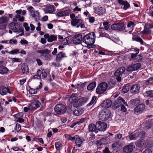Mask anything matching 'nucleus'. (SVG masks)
<instances>
[{"instance_id": "nucleus-1", "label": "nucleus", "mask_w": 153, "mask_h": 153, "mask_svg": "<svg viewBox=\"0 0 153 153\" xmlns=\"http://www.w3.org/2000/svg\"><path fill=\"white\" fill-rule=\"evenodd\" d=\"M95 35L94 33L91 32L85 35L82 38V41L88 46L92 45L95 40Z\"/></svg>"}, {"instance_id": "nucleus-47", "label": "nucleus", "mask_w": 153, "mask_h": 153, "mask_svg": "<svg viewBox=\"0 0 153 153\" xmlns=\"http://www.w3.org/2000/svg\"><path fill=\"white\" fill-rule=\"evenodd\" d=\"M135 25L134 23L132 21H130L128 23L127 25L128 28H130L131 29L133 28Z\"/></svg>"}, {"instance_id": "nucleus-26", "label": "nucleus", "mask_w": 153, "mask_h": 153, "mask_svg": "<svg viewBox=\"0 0 153 153\" xmlns=\"http://www.w3.org/2000/svg\"><path fill=\"white\" fill-rule=\"evenodd\" d=\"M22 11V9H19L16 10L15 12L17 15L15 16V17L17 19H18V20L19 22H23L25 19V17L22 16H21V14Z\"/></svg>"}, {"instance_id": "nucleus-10", "label": "nucleus", "mask_w": 153, "mask_h": 153, "mask_svg": "<svg viewBox=\"0 0 153 153\" xmlns=\"http://www.w3.org/2000/svg\"><path fill=\"white\" fill-rule=\"evenodd\" d=\"M41 105L40 102L37 100H33L28 105L29 110H32L39 107Z\"/></svg>"}, {"instance_id": "nucleus-32", "label": "nucleus", "mask_w": 153, "mask_h": 153, "mask_svg": "<svg viewBox=\"0 0 153 153\" xmlns=\"http://www.w3.org/2000/svg\"><path fill=\"white\" fill-rule=\"evenodd\" d=\"M84 112V110L83 108H78L73 111V113L75 115L78 116L83 113Z\"/></svg>"}, {"instance_id": "nucleus-8", "label": "nucleus", "mask_w": 153, "mask_h": 153, "mask_svg": "<svg viewBox=\"0 0 153 153\" xmlns=\"http://www.w3.org/2000/svg\"><path fill=\"white\" fill-rule=\"evenodd\" d=\"M96 128L97 131H105L107 127V124L105 123L102 122L100 121H98L96 123Z\"/></svg>"}, {"instance_id": "nucleus-40", "label": "nucleus", "mask_w": 153, "mask_h": 153, "mask_svg": "<svg viewBox=\"0 0 153 153\" xmlns=\"http://www.w3.org/2000/svg\"><path fill=\"white\" fill-rule=\"evenodd\" d=\"M132 40L133 41H135L137 42H139L140 43V44L143 45H145V43L144 42L142 39L140 37H133Z\"/></svg>"}, {"instance_id": "nucleus-43", "label": "nucleus", "mask_w": 153, "mask_h": 153, "mask_svg": "<svg viewBox=\"0 0 153 153\" xmlns=\"http://www.w3.org/2000/svg\"><path fill=\"white\" fill-rule=\"evenodd\" d=\"M144 95L150 97H153V91H147L144 93Z\"/></svg>"}, {"instance_id": "nucleus-5", "label": "nucleus", "mask_w": 153, "mask_h": 153, "mask_svg": "<svg viewBox=\"0 0 153 153\" xmlns=\"http://www.w3.org/2000/svg\"><path fill=\"white\" fill-rule=\"evenodd\" d=\"M128 50L129 51H134V53H132L131 54V58H133L135 61L138 62L141 60V56L139 55H137L139 51V49L130 48L128 49Z\"/></svg>"}, {"instance_id": "nucleus-41", "label": "nucleus", "mask_w": 153, "mask_h": 153, "mask_svg": "<svg viewBox=\"0 0 153 153\" xmlns=\"http://www.w3.org/2000/svg\"><path fill=\"white\" fill-rule=\"evenodd\" d=\"M57 36L53 35H51L48 39V42H51L53 41H55L57 39Z\"/></svg>"}, {"instance_id": "nucleus-60", "label": "nucleus", "mask_w": 153, "mask_h": 153, "mask_svg": "<svg viewBox=\"0 0 153 153\" xmlns=\"http://www.w3.org/2000/svg\"><path fill=\"white\" fill-rule=\"evenodd\" d=\"M17 118L16 122H17L22 123H23L24 121V119L21 118V117H18Z\"/></svg>"}, {"instance_id": "nucleus-54", "label": "nucleus", "mask_w": 153, "mask_h": 153, "mask_svg": "<svg viewBox=\"0 0 153 153\" xmlns=\"http://www.w3.org/2000/svg\"><path fill=\"white\" fill-rule=\"evenodd\" d=\"M74 106L75 107L77 108L80 106L78 100H77L73 102V103Z\"/></svg>"}, {"instance_id": "nucleus-16", "label": "nucleus", "mask_w": 153, "mask_h": 153, "mask_svg": "<svg viewBox=\"0 0 153 153\" xmlns=\"http://www.w3.org/2000/svg\"><path fill=\"white\" fill-rule=\"evenodd\" d=\"M82 36L81 34H78L75 35L74 38L73 42L75 44L77 45L80 44L82 41Z\"/></svg>"}, {"instance_id": "nucleus-56", "label": "nucleus", "mask_w": 153, "mask_h": 153, "mask_svg": "<svg viewBox=\"0 0 153 153\" xmlns=\"http://www.w3.org/2000/svg\"><path fill=\"white\" fill-rule=\"evenodd\" d=\"M24 27L25 28V30L27 31H28L30 30V27L28 26L27 23L25 22L23 25Z\"/></svg>"}, {"instance_id": "nucleus-20", "label": "nucleus", "mask_w": 153, "mask_h": 153, "mask_svg": "<svg viewBox=\"0 0 153 153\" xmlns=\"http://www.w3.org/2000/svg\"><path fill=\"white\" fill-rule=\"evenodd\" d=\"M77 16H76L75 18L71 20V24L73 26H76L79 23H81L82 22V19L81 18H78Z\"/></svg>"}, {"instance_id": "nucleus-36", "label": "nucleus", "mask_w": 153, "mask_h": 153, "mask_svg": "<svg viewBox=\"0 0 153 153\" xmlns=\"http://www.w3.org/2000/svg\"><path fill=\"white\" fill-rule=\"evenodd\" d=\"M96 86V83L95 82H91L87 86V90L91 91L94 89Z\"/></svg>"}, {"instance_id": "nucleus-58", "label": "nucleus", "mask_w": 153, "mask_h": 153, "mask_svg": "<svg viewBox=\"0 0 153 153\" xmlns=\"http://www.w3.org/2000/svg\"><path fill=\"white\" fill-rule=\"evenodd\" d=\"M12 61L13 62H20L21 61V59L17 58H13L12 59Z\"/></svg>"}, {"instance_id": "nucleus-12", "label": "nucleus", "mask_w": 153, "mask_h": 153, "mask_svg": "<svg viewBox=\"0 0 153 153\" xmlns=\"http://www.w3.org/2000/svg\"><path fill=\"white\" fill-rule=\"evenodd\" d=\"M141 66V64L140 63H137L134 64L128 67L126 69V71L129 72L137 71L140 68Z\"/></svg>"}, {"instance_id": "nucleus-4", "label": "nucleus", "mask_w": 153, "mask_h": 153, "mask_svg": "<svg viewBox=\"0 0 153 153\" xmlns=\"http://www.w3.org/2000/svg\"><path fill=\"white\" fill-rule=\"evenodd\" d=\"M108 88V84L105 82H102L99 84L96 89L97 93L101 94L104 93Z\"/></svg>"}, {"instance_id": "nucleus-48", "label": "nucleus", "mask_w": 153, "mask_h": 153, "mask_svg": "<svg viewBox=\"0 0 153 153\" xmlns=\"http://www.w3.org/2000/svg\"><path fill=\"white\" fill-rule=\"evenodd\" d=\"M71 42V40L69 39V37H68L64 39V40L62 42V43L64 45H66L68 44H69Z\"/></svg>"}, {"instance_id": "nucleus-3", "label": "nucleus", "mask_w": 153, "mask_h": 153, "mask_svg": "<svg viewBox=\"0 0 153 153\" xmlns=\"http://www.w3.org/2000/svg\"><path fill=\"white\" fill-rule=\"evenodd\" d=\"M9 27L15 32H20L22 31V27L19 23L12 22L9 25Z\"/></svg>"}, {"instance_id": "nucleus-17", "label": "nucleus", "mask_w": 153, "mask_h": 153, "mask_svg": "<svg viewBox=\"0 0 153 153\" xmlns=\"http://www.w3.org/2000/svg\"><path fill=\"white\" fill-rule=\"evenodd\" d=\"M117 0L120 5H123V9L124 10H126L130 7V5L127 1H124L123 0Z\"/></svg>"}, {"instance_id": "nucleus-22", "label": "nucleus", "mask_w": 153, "mask_h": 153, "mask_svg": "<svg viewBox=\"0 0 153 153\" xmlns=\"http://www.w3.org/2000/svg\"><path fill=\"white\" fill-rule=\"evenodd\" d=\"M7 93L10 94H12V93L10 91L8 88L4 86L0 87V94L2 95H6Z\"/></svg>"}, {"instance_id": "nucleus-59", "label": "nucleus", "mask_w": 153, "mask_h": 153, "mask_svg": "<svg viewBox=\"0 0 153 153\" xmlns=\"http://www.w3.org/2000/svg\"><path fill=\"white\" fill-rule=\"evenodd\" d=\"M82 22L83 20H82V22L81 23H79V24L76 26V27L78 28L80 27L81 28H84L85 26L84 24L82 23Z\"/></svg>"}, {"instance_id": "nucleus-62", "label": "nucleus", "mask_w": 153, "mask_h": 153, "mask_svg": "<svg viewBox=\"0 0 153 153\" xmlns=\"http://www.w3.org/2000/svg\"><path fill=\"white\" fill-rule=\"evenodd\" d=\"M143 31L144 33H150L151 32V30L149 29L148 28L145 26H144V29Z\"/></svg>"}, {"instance_id": "nucleus-23", "label": "nucleus", "mask_w": 153, "mask_h": 153, "mask_svg": "<svg viewBox=\"0 0 153 153\" xmlns=\"http://www.w3.org/2000/svg\"><path fill=\"white\" fill-rule=\"evenodd\" d=\"M145 108V105L143 104H141L136 106L134 109V111L139 114L143 111Z\"/></svg>"}, {"instance_id": "nucleus-46", "label": "nucleus", "mask_w": 153, "mask_h": 153, "mask_svg": "<svg viewBox=\"0 0 153 153\" xmlns=\"http://www.w3.org/2000/svg\"><path fill=\"white\" fill-rule=\"evenodd\" d=\"M115 85V82L113 80H111L108 82V87L111 88L113 87Z\"/></svg>"}, {"instance_id": "nucleus-57", "label": "nucleus", "mask_w": 153, "mask_h": 153, "mask_svg": "<svg viewBox=\"0 0 153 153\" xmlns=\"http://www.w3.org/2000/svg\"><path fill=\"white\" fill-rule=\"evenodd\" d=\"M19 50L18 49H15L11 51V54H16L19 53Z\"/></svg>"}, {"instance_id": "nucleus-38", "label": "nucleus", "mask_w": 153, "mask_h": 153, "mask_svg": "<svg viewBox=\"0 0 153 153\" xmlns=\"http://www.w3.org/2000/svg\"><path fill=\"white\" fill-rule=\"evenodd\" d=\"M140 101L139 99L136 98L131 100L130 101V103L133 105L135 106L139 103Z\"/></svg>"}, {"instance_id": "nucleus-31", "label": "nucleus", "mask_w": 153, "mask_h": 153, "mask_svg": "<svg viewBox=\"0 0 153 153\" xmlns=\"http://www.w3.org/2000/svg\"><path fill=\"white\" fill-rule=\"evenodd\" d=\"M21 70L23 74H27L29 73V69L26 64H23L21 67Z\"/></svg>"}, {"instance_id": "nucleus-27", "label": "nucleus", "mask_w": 153, "mask_h": 153, "mask_svg": "<svg viewBox=\"0 0 153 153\" xmlns=\"http://www.w3.org/2000/svg\"><path fill=\"white\" fill-rule=\"evenodd\" d=\"M88 129L89 131L91 132H94L96 134L98 132L96 128V124L95 125L93 123L90 124L88 126Z\"/></svg>"}, {"instance_id": "nucleus-33", "label": "nucleus", "mask_w": 153, "mask_h": 153, "mask_svg": "<svg viewBox=\"0 0 153 153\" xmlns=\"http://www.w3.org/2000/svg\"><path fill=\"white\" fill-rule=\"evenodd\" d=\"M66 54L63 52H61L59 53L56 55V60L57 61H60L62 58L66 57Z\"/></svg>"}, {"instance_id": "nucleus-53", "label": "nucleus", "mask_w": 153, "mask_h": 153, "mask_svg": "<svg viewBox=\"0 0 153 153\" xmlns=\"http://www.w3.org/2000/svg\"><path fill=\"white\" fill-rule=\"evenodd\" d=\"M37 90L32 88H30L29 90V93L31 94H35L37 93Z\"/></svg>"}, {"instance_id": "nucleus-52", "label": "nucleus", "mask_w": 153, "mask_h": 153, "mask_svg": "<svg viewBox=\"0 0 153 153\" xmlns=\"http://www.w3.org/2000/svg\"><path fill=\"white\" fill-rule=\"evenodd\" d=\"M85 118H82L79 119V120L76 121V122L77 125H80L83 123L85 121Z\"/></svg>"}, {"instance_id": "nucleus-39", "label": "nucleus", "mask_w": 153, "mask_h": 153, "mask_svg": "<svg viewBox=\"0 0 153 153\" xmlns=\"http://www.w3.org/2000/svg\"><path fill=\"white\" fill-rule=\"evenodd\" d=\"M121 99V97H119L117 98L116 100L114 102V105H115L116 108H117L120 106L122 105L121 101L120 100Z\"/></svg>"}, {"instance_id": "nucleus-45", "label": "nucleus", "mask_w": 153, "mask_h": 153, "mask_svg": "<svg viewBox=\"0 0 153 153\" xmlns=\"http://www.w3.org/2000/svg\"><path fill=\"white\" fill-rule=\"evenodd\" d=\"M62 145L59 142H56L55 143V147L57 150H59L62 148Z\"/></svg>"}, {"instance_id": "nucleus-63", "label": "nucleus", "mask_w": 153, "mask_h": 153, "mask_svg": "<svg viewBox=\"0 0 153 153\" xmlns=\"http://www.w3.org/2000/svg\"><path fill=\"white\" fill-rule=\"evenodd\" d=\"M146 82L148 84H153V77L149 78L147 80Z\"/></svg>"}, {"instance_id": "nucleus-7", "label": "nucleus", "mask_w": 153, "mask_h": 153, "mask_svg": "<svg viewBox=\"0 0 153 153\" xmlns=\"http://www.w3.org/2000/svg\"><path fill=\"white\" fill-rule=\"evenodd\" d=\"M94 10L95 13L99 15H101L105 12V10L104 8L99 5L97 3L94 4Z\"/></svg>"}, {"instance_id": "nucleus-64", "label": "nucleus", "mask_w": 153, "mask_h": 153, "mask_svg": "<svg viewBox=\"0 0 153 153\" xmlns=\"http://www.w3.org/2000/svg\"><path fill=\"white\" fill-rule=\"evenodd\" d=\"M142 153H152L151 150L149 149H145Z\"/></svg>"}, {"instance_id": "nucleus-11", "label": "nucleus", "mask_w": 153, "mask_h": 153, "mask_svg": "<svg viewBox=\"0 0 153 153\" xmlns=\"http://www.w3.org/2000/svg\"><path fill=\"white\" fill-rule=\"evenodd\" d=\"M144 132L143 131L140 132H137L130 135L128 137L130 140H134L137 139L141 135V137H144Z\"/></svg>"}, {"instance_id": "nucleus-28", "label": "nucleus", "mask_w": 153, "mask_h": 153, "mask_svg": "<svg viewBox=\"0 0 153 153\" xmlns=\"http://www.w3.org/2000/svg\"><path fill=\"white\" fill-rule=\"evenodd\" d=\"M125 71V68L124 67L119 68L115 72L114 75L116 76H120L123 74Z\"/></svg>"}, {"instance_id": "nucleus-24", "label": "nucleus", "mask_w": 153, "mask_h": 153, "mask_svg": "<svg viewBox=\"0 0 153 153\" xmlns=\"http://www.w3.org/2000/svg\"><path fill=\"white\" fill-rule=\"evenodd\" d=\"M75 139V143L78 147H80L81 146L82 142L85 140L83 137H80L77 135L76 136Z\"/></svg>"}, {"instance_id": "nucleus-55", "label": "nucleus", "mask_w": 153, "mask_h": 153, "mask_svg": "<svg viewBox=\"0 0 153 153\" xmlns=\"http://www.w3.org/2000/svg\"><path fill=\"white\" fill-rule=\"evenodd\" d=\"M21 129V126L20 124H16L15 128V131L17 132L19 131Z\"/></svg>"}, {"instance_id": "nucleus-6", "label": "nucleus", "mask_w": 153, "mask_h": 153, "mask_svg": "<svg viewBox=\"0 0 153 153\" xmlns=\"http://www.w3.org/2000/svg\"><path fill=\"white\" fill-rule=\"evenodd\" d=\"M66 109L65 106L62 104H57L54 108L56 112L59 114L64 113L66 111Z\"/></svg>"}, {"instance_id": "nucleus-18", "label": "nucleus", "mask_w": 153, "mask_h": 153, "mask_svg": "<svg viewBox=\"0 0 153 153\" xmlns=\"http://www.w3.org/2000/svg\"><path fill=\"white\" fill-rule=\"evenodd\" d=\"M43 10L45 13H52L54 10V6L50 4L47 5Z\"/></svg>"}, {"instance_id": "nucleus-34", "label": "nucleus", "mask_w": 153, "mask_h": 153, "mask_svg": "<svg viewBox=\"0 0 153 153\" xmlns=\"http://www.w3.org/2000/svg\"><path fill=\"white\" fill-rule=\"evenodd\" d=\"M9 19L7 17L3 16L0 18V24H6L8 22Z\"/></svg>"}, {"instance_id": "nucleus-51", "label": "nucleus", "mask_w": 153, "mask_h": 153, "mask_svg": "<svg viewBox=\"0 0 153 153\" xmlns=\"http://www.w3.org/2000/svg\"><path fill=\"white\" fill-rule=\"evenodd\" d=\"M129 89L128 86H125L122 89V92L123 93H126L128 92Z\"/></svg>"}, {"instance_id": "nucleus-21", "label": "nucleus", "mask_w": 153, "mask_h": 153, "mask_svg": "<svg viewBox=\"0 0 153 153\" xmlns=\"http://www.w3.org/2000/svg\"><path fill=\"white\" fill-rule=\"evenodd\" d=\"M3 62L0 61V74H7L9 71L8 69L6 67L2 65Z\"/></svg>"}, {"instance_id": "nucleus-15", "label": "nucleus", "mask_w": 153, "mask_h": 153, "mask_svg": "<svg viewBox=\"0 0 153 153\" xmlns=\"http://www.w3.org/2000/svg\"><path fill=\"white\" fill-rule=\"evenodd\" d=\"M27 10L30 12L32 17L35 18L39 16V13L38 11H35L33 7L30 6L28 8Z\"/></svg>"}, {"instance_id": "nucleus-19", "label": "nucleus", "mask_w": 153, "mask_h": 153, "mask_svg": "<svg viewBox=\"0 0 153 153\" xmlns=\"http://www.w3.org/2000/svg\"><path fill=\"white\" fill-rule=\"evenodd\" d=\"M134 148L135 146L133 145H128L124 147L123 151L124 153H131Z\"/></svg>"}, {"instance_id": "nucleus-61", "label": "nucleus", "mask_w": 153, "mask_h": 153, "mask_svg": "<svg viewBox=\"0 0 153 153\" xmlns=\"http://www.w3.org/2000/svg\"><path fill=\"white\" fill-rule=\"evenodd\" d=\"M20 43L22 45H27L28 43V42L25 39H22L20 42Z\"/></svg>"}, {"instance_id": "nucleus-35", "label": "nucleus", "mask_w": 153, "mask_h": 153, "mask_svg": "<svg viewBox=\"0 0 153 153\" xmlns=\"http://www.w3.org/2000/svg\"><path fill=\"white\" fill-rule=\"evenodd\" d=\"M77 95L76 94H73L69 99V100L71 103L77 100Z\"/></svg>"}, {"instance_id": "nucleus-49", "label": "nucleus", "mask_w": 153, "mask_h": 153, "mask_svg": "<svg viewBox=\"0 0 153 153\" xmlns=\"http://www.w3.org/2000/svg\"><path fill=\"white\" fill-rule=\"evenodd\" d=\"M17 43V40L13 39L9 40V42L8 44H10L13 45H16Z\"/></svg>"}, {"instance_id": "nucleus-37", "label": "nucleus", "mask_w": 153, "mask_h": 153, "mask_svg": "<svg viewBox=\"0 0 153 153\" xmlns=\"http://www.w3.org/2000/svg\"><path fill=\"white\" fill-rule=\"evenodd\" d=\"M79 102L80 106L84 105L87 102L88 99L86 97L81 98L78 100Z\"/></svg>"}, {"instance_id": "nucleus-44", "label": "nucleus", "mask_w": 153, "mask_h": 153, "mask_svg": "<svg viewBox=\"0 0 153 153\" xmlns=\"http://www.w3.org/2000/svg\"><path fill=\"white\" fill-rule=\"evenodd\" d=\"M144 144L143 141L142 140H138L136 142V145L138 147L141 148L142 147Z\"/></svg>"}, {"instance_id": "nucleus-2", "label": "nucleus", "mask_w": 153, "mask_h": 153, "mask_svg": "<svg viewBox=\"0 0 153 153\" xmlns=\"http://www.w3.org/2000/svg\"><path fill=\"white\" fill-rule=\"evenodd\" d=\"M111 116L110 111L108 109H105L99 113V117L100 120L104 121L108 120Z\"/></svg>"}, {"instance_id": "nucleus-29", "label": "nucleus", "mask_w": 153, "mask_h": 153, "mask_svg": "<svg viewBox=\"0 0 153 153\" xmlns=\"http://www.w3.org/2000/svg\"><path fill=\"white\" fill-rule=\"evenodd\" d=\"M140 87L138 85H134L131 88V91L134 94H136L138 93Z\"/></svg>"}, {"instance_id": "nucleus-42", "label": "nucleus", "mask_w": 153, "mask_h": 153, "mask_svg": "<svg viewBox=\"0 0 153 153\" xmlns=\"http://www.w3.org/2000/svg\"><path fill=\"white\" fill-rule=\"evenodd\" d=\"M120 146V143L118 142L114 143L112 145V148L114 150H117Z\"/></svg>"}, {"instance_id": "nucleus-50", "label": "nucleus", "mask_w": 153, "mask_h": 153, "mask_svg": "<svg viewBox=\"0 0 153 153\" xmlns=\"http://www.w3.org/2000/svg\"><path fill=\"white\" fill-rule=\"evenodd\" d=\"M66 137L68 140L71 141L74 140L76 138V136L72 137L70 134H67L66 135Z\"/></svg>"}, {"instance_id": "nucleus-9", "label": "nucleus", "mask_w": 153, "mask_h": 153, "mask_svg": "<svg viewBox=\"0 0 153 153\" xmlns=\"http://www.w3.org/2000/svg\"><path fill=\"white\" fill-rule=\"evenodd\" d=\"M70 12L71 11L69 9L65 10H60L56 12V15L58 17L67 16L69 15Z\"/></svg>"}, {"instance_id": "nucleus-13", "label": "nucleus", "mask_w": 153, "mask_h": 153, "mask_svg": "<svg viewBox=\"0 0 153 153\" xmlns=\"http://www.w3.org/2000/svg\"><path fill=\"white\" fill-rule=\"evenodd\" d=\"M124 26L123 23H120L112 25L111 26V28L114 30H119L121 31L123 30Z\"/></svg>"}, {"instance_id": "nucleus-14", "label": "nucleus", "mask_w": 153, "mask_h": 153, "mask_svg": "<svg viewBox=\"0 0 153 153\" xmlns=\"http://www.w3.org/2000/svg\"><path fill=\"white\" fill-rule=\"evenodd\" d=\"M37 74L39 79H44L47 77V74L45 70L43 69H39L37 72Z\"/></svg>"}, {"instance_id": "nucleus-30", "label": "nucleus", "mask_w": 153, "mask_h": 153, "mask_svg": "<svg viewBox=\"0 0 153 153\" xmlns=\"http://www.w3.org/2000/svg\"><path fill=\"white\" fill-rule=\"evenodd\" d=\"M102 106L105 108H108L110 107L112 104V102L110 100H106L102 102Z\"/></svg>"}, {"instance_id": "nucleus-25", "label": "nucleus", "mask_w": 153, "mask_h": 153, "mask_svg": "<svg viewBox=\"0 0 153 153\" xmlns=\"http://www.w3.org/2000/svg\"><path fill=\"white\" fill-rule=\"evenodd\" d=\"M36 52L37 53H39L45 54V56L46 59H48L50 58V56L49 54L50 51L48 49L38 50Z\"/></svg>"}]
</instances>
